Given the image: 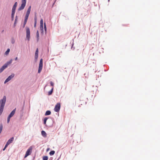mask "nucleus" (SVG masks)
<instances>
[{
  "mask_svg": "<svg viewBox=\"0 0 160 160\" xmlns=\"http://www.w3.org/2000/svg\"><path fill=\"white\" fill-rule=\"evenodd\" d=\"M12 60L11 59L10 61H9L7 63H5V65H7V67L8 66V65H9V64L11 63L12 62Z\"/></svg>",
  "mask_w": 160,
  "mask_h": 160,
  "instance_id": "f3484780",
  "label": "nucleus"
},
{
  "mask_svg": "<svg viewBox=\"0 0 160 160\" xmlns=\"http://www.w3.org/2000/svg\"><path fill=\"white\" fill-rule=\"evenodd\" d=\"M42 24H43V20L42 19L40 21V25H42Z\"/></svg>",
  "mask_w": 160,
  "mask_h": 160,
  "instance_id": "7c9ffc66",
  "label": "nucleus"
},
{
  "mask_svg": "<svg viewBox=\"0 0 160 160\" xmlns=\"http://www.w3.org/2000/svg\"><path fill=\"white\" fill-rule=\"evenodd\" d=\"M55 153V151L53 150V151H52L49 152V154L51 156V155H54V154Z\"/></svg>",
  "mask_w": 160,
  "mask_h": 160,
  "instance_id": "6ab92c4d",
  "label": "nucleus"
},
{
  "mask_svg": "<svg viewBox=\"0 0 160 160\" xmlns=\"http://www.w3.org/2000/svg\"><path fill=\"white\" fill-rule=\"evenodd\" d=\"M7 65H3L2 67L0 69V73L2 72L5 69L7 68Z\"/></svg>",
  "mask_w": 160,
  "mask_h": 160,
  "instance_id": "9d476101",
  "label": "nucleus"
},
{
  "mask_svg": "<svg viewBox=\"0 0 160 160\" xmlns=\"http://www.w3.org/2000/svg\"><path fill=\"white\" fill-rule=\"evenodd\" d=\"M38 50L37 48L36 51L35 53V59L37 60V58L38 57Z\"/></svg>",
  "mask_w": 160,
  "mask_h": 160,
  "instance_id": "1a4fd4ad",
  "label": "nucleus"
},
{
  "mask_svg": "<svg viewBox=\"0 0 160 160\" xmlns=\"http://www.w3.org/2000/svg\"><path fill=\"white\" fill-rule=\"evenodd\" d=\"M27 23V22H26L25 21H24V25H23V27H24L26 24Z\"/></svg>",
  "mask_w": 160,
  "mask_h": 160,
  "instance_id": "e433bc0d",
  "label": "nucleus"
},
{
  "mask_svg": "<svg viewBox=\"0 0 160 160\" xmlns=\"http://www.w3.org/2000/svg\"><path fill=\"white\" fill-rule=\"evenodd\" d=\"M48 157L47 156H44L43 157V160H48Z\"/></svg>",
  "mask_w": 160,
  "mask_h": 160,
  "instance_id": "412c9836",
  "label": "nucleus"
},
{
  "mask_svg": "<svg viewBox=\"0 0 160 160\" xmlns=\"http://www.w3.org/2000/svg\"><path fill=\"white\" fill-rule=\"evenodd\" d=\"M53 89V88H52V89H51V90L49 92H48V95H51L52 94V92Z\"/></svg>",
  "mask_w": 160,
  "mask_h": 160,
  "instance_id": "393cba45",
  "label": "nucleus"
},
{
  "mask_svg": "<svg viewBox=\"0 0 160 160\" xmlns=\"http://www.w3.org/2000/svg\"><path fill=\"white\" fill-rule=\"evenodd\" d=\"M40 28L41 30H43V24H42V25H40Z\"/></svg>",
  "mask_w": 160,
  "mask_h": 160,
  "instance_id": "2f4dec72",
  "label": "nucleus"
},
{
  "mask_svg": "<svg viewBox=\"0 0 160 160\" xmlns=\"http://www.w3.org/2000/svg\"><path fill=\"white\" fill-rule=\"evenodd\" d=\"M29 14H30L29 13L27 12L26 14V15H25V18H28V17H29Z\"/></svg>",
  "mask_w": 160,
  "mask_h": 160,
  "instance_id": "a878e982",
  "label": "nucleus"
},
{
  "mask_svg": "<svg viewBox=\"0 0 160 160\" xmlns=\"http://www.w3.org/2000/svg\"><path fill=\"white\" fill-rule=\"evenodd\" d=\"M6 97L4 96L2 99L0 100V115H1L3 111L4 107L6 101Z\"/></svg>",
  "mask_w": 160,
  "mask_h": 160,
  "instance_id": "f257e3e1",
  "label": "nucleus"
},
{
  "mask_svg": "<svg viewBox=\"0 0 160 160\" xmlns=\"http://www.w3.org/2000/svg\"><path fill=\"white\" fill-rule=\"evenodd\" d=\"M34 20H35V22L34 24V27H35L36 25V22H37V17L36 16H35V18H34Z\"/></svg>",
  "mask_w": 160,
  "mask_h": 160,
  "instance_id": "a211bd4d",
  "label": "nucleus"
},
{
  "mask_svg": "<svg viewBox=\"0 0 160 160\" xmlns=\"http://www.w3.org/2000/svg\"><path fill=\"white\" fill-rule=\"evenodd\" d=\"M11 118V117H9V116H8L7 119V122L8 123L10 121V119Z\"/></svg>",
  "mask_w": 160,
  "mask_h": 160,
  "instance_id": "c85d7f7f",
  "label": "nucleus"
},
{
  "mask_svg": "<svg viewBox=\"0 0 160 160\" xmlns=\"http://www.w3.org/2000/svg\"><path fill=\"white\" fill-rule=\"evenodd\" d=\"M26 0H22V4L21 6L18 8V10L19 11L21 10H22L23 9L25 5L26 4Z\"/></svg>",
  "mask_w": 160,
  "mask_h": 160,
  "instance_id": "7ed1b4c3",
  "label": "nucleus"
},
{
  "mask_svg": "<svg viewBox=\"0 0 160 160\" xmlns=\"http://www.w3.org/2000/svg\"><path fill=\"white\" fill-rule=\"evenodd\" d=\"M51 112H50V111H49V110H48V111H47L45 113V115L46 116H47V115H49L51 114Z\"/></svg>",
  "mask_w": 160,
  "mask_h": 160,
  "instance_id": "dca6fc26",
  "label": "nucleus"
},
{
  "mask_svg": "<svg viewBox=\"0 0 160 160\" xmlns=\"http://www.w3.org/2000/svg\"><path fill=\"white\" fill-rule=\"evenodd\" d=\"M17 16H16V19H16V20H17Z\"/></svg>",
  "mask_w": 160,
  "mask_h": 160,
  "instance_id": "a19ab883",
  "label": "nucleus"
},
{
  "mask_svg": "<svg viewBox=\"0 0 160 160\" xmlns=\"http://www.w3.org/2000/svg\"><path fill=\"white\" fill-rule=\"evenodd\" d=\"M43 60L42 59H41L40 60L39 65V68H38V73H40L42 69V66H43Z\"/></svg>",
  "mask_w": 160,
  "mask_h": 160,
  "instance_id": "20e7f679",
  "label": "nucleus"
},
{
  "mask_svg": "<svg viewBox=\"0 0 160 160\" xmlns=\"http://www.w3.org/2000/svg\"><path fill=\"white\" fill-rule=\"evenodd\" d=\"M44 29L45 31L46 32V30H47V28H46V25L45 23H44Z\"/></svg>",
  "mask_w": 160,
  "mask_h": 160,
  "instance_id": "c756f323",
  "label": "nucleus"
},
{
  "mask_svg": "<svg viewBox=\"0 0 160 160\" xmlns=\"http://www.w3.org/2000/svg\"><path fill=\"white\" fill-rule=\"evenodd\" d=\"M6 148H5V147H4V148L3 149V151H4V150H5V149H6Z\"/></svg>",
  "mask_w": 160,
  "mask_h": 160,
  "instance_id": "4c0bfd02",
  "label": "nucleus"
},
{
  "mask_svg": "<svg viewBox=\"0 0 160 160\" xmlns=\"http://www.w3.org/2000/svg\"><path fill=\"white\" fill-rule=\"evenodd\" d=\"M1 133L0 132V134Z\"/></svg>",
  "mask_w": 160,
  "mask_h": 160,
  "instance_id": "37998d69",
  "label": "nucleus"
},
{
  "mask_svg": "<svg viewBox=\"0 0 160 160\" xmlns=\"http://www.w3.org/2000/svg\"><path fill=\"white\" fill-rule=\"evenodd\" d=\"M14 74H12L11 75L9 76L5 80L4 82V83H5L8 82L14 76Z\"/></svg>",
  "mask_w": 160,
  "mask_h": 160,
  "instance_id": "0eeeda50",
  "label": "nucleus"
},
{
  "mask_svg": "<svg viewBox=\"0 0 160 160\" xmlns=\"http://www.w3.org/2000/svg\"><path fill=\"white\" fill-rule=\"evenodd\" d=\"M41 134H42V135L43 137H46L47 134H46V132H45L44 131H42L41 132Z\"/></svg>",
  "mask_w": 160,
  "mask_h": 160,
  "instance_id": "ddd939ff",
  "label": "nucleus"
},
{
  "mask_svg": "<svg viewBox=\"0 0 160 160\" xmlns=\"http://www.w3.org/2000/svg\"><path fill=\"white\" fill-rule=\"evenodd\" d=\"M36 36H37V41L38 42L39 41V32L38 30L37 32Z\"/></svg>",
  "mask_w": 160,
  "mask_h": 160,
  "instance_id": "4468645a",
  "label": "nucleus"
},
{
  "mask_svg": "<svg viewBox=\"0 0 160 160\" xmlns=\"http://www.w3.org/2000/svg\"><path fill=\"white\" fill-rule=\"evenodd\" d=\"M31 6H30L28 9L27 12L30 13V12L31 11Z\"/></svg>",
  "mask_w": 160,
  "mask_h": 160,
  "instance_id": "b1692460",
  "label": "nucleus"
},
{
  "mask_svg": "<svg viewBox=\"0 0 160 160\" xmlns=\"http://www.w3.org/2000/svg\"><path fill=\"white\" fill-rule=\"evenodd\" d=\"M17 2H15L13 7L12 9L16 10V7L17 6Z\"/></svg>",
  "mask_w": 160,
  "mask_h": 160,
  "instance_id": "2eb2a0df",
  "label": "nucleus"
},
{
  "mask_svg": "<svg viewBox=\"0 0 160 160\" xmlns=\"http://www.w3.org/2000/svg\"><path fill=\"white\" fill-rule=\"evenodd\" d=\"M18 60V58L17 57H16L15 58V60L16 61L17 60Z\"/></svg>",
  "mask_w": 160,
  "mask_h": 160,
  "instance_id": "58836bf2",
  "label": "nucleus"
},
{
  "mask_svg": "<svg viewBox=\"0 0 160 160\" xmlns=\"http://www.w3.org/2000/svg\"><path fill=\"white\" fill-rule=\"evenodd\" d=\"M61 107V104L60 103H58L55 105V107L54 108V110L56 112H58L60 109Z\"/></svg>",
  "mask_w": 160,
  "mask_h": 160,
  "instance_id": "39448f33",
  "label": "nucleus"
},
{
  "mask_svg": "<svg viewBox=\"0 0 160 160\" xmlns=\"http://www.w3.org/2000/svg\"><path fill=\"white\" fill-rule=\"evenodd\" d=\"M2 124H1L0 125V132L1 133L2 129Z\"/></svg>",
  "mask_w": 160,
  "mask_h": 160,
  "instance_id": "5701e85b",
  "label": "nucleus"
},
{
  "mask_svg": "<svg viewBox=\"0 0 160 160\" xmlns=\"http://www.w3.org/2000/svg\"><path fill=\"white\" fill-rule=\"evenodd\" d=\"M49 150V148H48L47 149V151H48Z\"/></svg>",
  "mask_w": 160,
  "mask_h": 160,
  "instance_id": "79ce46f5",
  "label": "nucleus"
},
{
  "mask_svg": "<svg viewBox=\"0 0 160 160\" xmlns=\"http://www.w3.org/2000/svg\"><path fill=\"white\" fill-rule=\"evenodd\" d=\"M16 21H17V20L16 19H15V22H14V24H15V23H16Z\"/></svg>",
  "mask_w": 160,
  "mask_h": 160,
  "instance_id": "ea45409f",
  "label": "nucleus"
},
{
  "mask_svg": "<svg viewBox=\"0 0 160 160\" xmlns=\"http://www.w3.org/2000/svg\"><path fill=\"white\" fill-rule=\"evenodd\" d=\"M9 52H10V49L9 48L5 52V54L6 55H8Z\"/></svg>",
  "mask_w": 160,
  "mask_h": 160,
  "instance_id": "aec40b11",
  "label": "nucleus"
},
{
  "mask_svg": "<svg viewBox=\"0 0 160 160\" xmlns=\"http://www.w3.org/2000/svg\"><path fill=\"white\" fill-rule=\"evenodd\" d=\"M14 140V138L12 137L11 138H10L8 141L7 142L9 144L11 143Z\"/></svg>",
  "mask_w": 160,
  "mask_h": 160,
  "instance_id": "f8f14e48",
  "label": "nucleus"
},
{
  "mask_svg": "<svg viewBox=\"0 0 160 160\" xmlns=\"http://www.w3.org/2000/svg\"><path fill=\"white\" fill-rule=\"evenodd\" d=\"M9 144L7 142L6 145L5 146V148H7Z\"/></svg>",
  "mask_w": 160,
  "mask_h": 160,
  "instance_id": "72a5a7b5",
  "label": "nucleus"
},
{
  "mask_svg": "<svg viewBox=\"0 0 160 160\" xmlns=\"http://www.w3.org/2000/svg\"><path fill=\"white\" fill-rule=\"evenodd\" d=\"M50 84L51 86L52 87H53L54 86V83L52 82H50Z\"/></svg>",
  "mask_w": 160,
  "mask_h": 160,
  "instance_id": "473e14b6",
  "label": "nucleus"
},
{
  "mask_svg": "<svg viewBox=\"0 0 160 160\" xmlns=\"http://www.w3.org/2000/svg\"><path fill=\"white\" fill-rule=\"evenodd\" d=\"M27 38L28 40H29L30 38V30L29 28L28 27L26 28Z\"/></svg>",
  "mask_w": 160,
  "mask_h": 160,
  "instance_id": "423d86ee",
  "label": "nucleus"
},
{
  "mask_svg": "<svg viewBox=\"0 0 160 160\" xmlns=\"http://www.w3.org/2000/svg\"><path fill=\"white\" fill-rule=\"evenodd\" d=\"M28 19V18H25V19H24V21H25V22H27Z\"/></svg>",
  "mask_w": 160,
  "mask_h": 160,
  "instance_id": "f704fd0d",
  "label": "nucleus"
},
{
  "mask_svg": "<svg viewBox=\"0 0 160 160\" xmlns=\"http://www.w3.org/2000/svg\"><path fill=\"white\" fill-rule=\"evenodd\" d=\"M47 119H48V118H44V121H43V123L44 124H46V121H47Z\"/></svg>",
  "mask_w": 160,
  "mask_h": 160,
  "instance_id": "4be33fe9",
  "label": "nucleus"
},
{
  "mask_svg": "<svg viewBox=\"0 0 160 160\" xmlns=\"http://www.w3.org/2000/svg\"><path fill=\"white\" fill-rule=\"evenodd\" d=\"M16 108H15L12 111V112H11L10 114L8 116H9V117H10L11 118L13 116V115L15 113V111H16Z\"/></svg>",
  "mask_w": 160,
  "mask_h": 160,
  "instance_id": "6e6552de",
  "label": "nucleus"
},
{
  "mask_svg": "<svg viewBox=\"0 0 160 160\" xmlns=\"http://www.w3.org/2000/svg\"><path fill=\"white\" fill-rule=\"evenodd\" d=\"M15 10L12 9V19L13 20L14 15L15 13Z\"/></svg>",
  "mask_w": 160,
  "mask_h": 160,
  "instance_id": "9b49d317",
  "label": "nucleus"
},
{
  "mask_svg": "<svg viewBox=\"0 0 160 160\" xmlns=\"http://www.w3.org/2000/svg\"><path fill=\"white\" fill-rule=\"evenodd\" d=\"M32 146H30L26 151L24 158H26L28 156L31 154L32 151Z\"/></svg>",
  "mask_w": 160,
  "mask_h": 160,
  "instance_id": "f03ea898",
  "label": "nucleus"
},
{
  "mask_svg": "<svg viewBox=\"0 0 160 160\" xmlns=\"http://www.w3.org/2000/svg\"><path fill=\"white\" fill-rule=\"evenodd\" d=\"M29 14H30L29 13L27 12L26 14V15H25V18H28V17H29Z\"/></svg>",
  "mask_w": 160,
  "mask_h": 160,
  "instance_id": "bb28decb",
  "label": "nucleus"
},
{
  "mask_svg": "<svg viewBox=\"0 0 160 160\" xmlns=\"http://www.w3.org/2000/svg\"><path fill=\"white\" fill-rule=\"evenodd\" d=\"M27 23V22H26L25 21H24V25H23V27H24L26 24Z\"/></svg>",
  "mask_w": 160,
  "mask_h": 160,
  "instance_id": "c9c22d12",
  "label": "nucleus"
},
{
  "mask_svg": "<svg viewBox=\"0 0 160 160\" xmlns=\"http://www.w3.org/2000/svg\"><path fill=\"white\" fill-rule=\"evenodd\" d=\"M29 14H30L29 13L27 12L26 14V15H25V18H28V17H29Z\"/></svg>",
  "mask_w": 160,
  "mask_h": 160,
  "instance_id": "cd10ccee",
  "label": "nucleus"
}]
</instances>
